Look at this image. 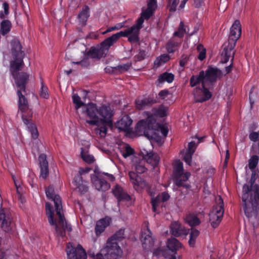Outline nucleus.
<instances>
[{
    "mask_svg": "<svg viewBox=\"0 0 259 259\" xmlns=\"http://www.w3.org/2000/svg\"><path fill=\"white\" fill-rule=\"evenodd\" d=\"M197 49L198 51H200L198 56V59L200 61L203 60L206 58V50L202 45L200 44L197 47Z\"/></svg>",
    "mask_w": 259,
    "mask_h": 259,
    "instance_id": "nucleus-55",
    "label": "nucleus"
},
{
    "mask_svg": "<svg viewBox=\"0 0 259 259\" xmlns=\"http://www.w3.org/2000/svg\"><path fill=\"white\" fill-rule=\"evenodd\" d=\"M12 221V217L9 209L6 208L0 209V222L1 228L6 232L11 230V224Z\"/></svg>",
    "mask_w": 259,
    "mask_h": 259,
    "instance_id": "nucleus-17",
    "label": "nucleus"
},
{
    "mask_svg": "<svg viewBox=\"0 0 259 259\" xmlns=\"http://www.w3.org/2000/svg\"><path fill=\"white\" fill-rule=\"evenodd\" d=\"M181 243L175 238H171L167 240L166 246L169 250L177 253V251L181 247Z\"/></svg>",
    "mask_w": 259,
    "mask_h": 259,
    "instance_id": "nucleus-37",
    "label": "nucleus"
},
{
    "mask_svg": "<svg viewBox=\"0 0 259 259\" xmlns=\"http://www.w3.org/2000/svg\"><path fill=\"white\" fill-rule=\"evenodd\" d=\"M258 162V156L253 155L248 161V166L250 169H254L257 166Z\"/></svg>",
    "mask_w": 259,
    "mask_h": 259,
    "instance_id": "nucleus-51",
    "label": "nucleus"
},
{
    "mask_svg": "<svg viewBox=\"0 0 259 259\" xmlns=\"http://www.w3.org/2000/svg\"><path fill=\"white\" fill-rule=\"evenodd\" d=\"M200 232L196 229L192 228L190 233V238L188 241L190 247H194L195 244L196 240L199 236Z\"/></svg>",
    "mask_w": 259,
    "mask_h": 259,
    "instance_id": "nucleus-42",
    "label": "nucleus"
},
{
    "mask_svg": "<svg viewBox=\"0 0 259 259\" xmlns=\"http://www.w3.org/2000/svg\"><path fill=\"white\" fill-rule=\"evenodd\" d=\"M39 95L41 98L44 99H48L49 98L48 88L45 85L42 79H41V88L39 92Z\"/></svg>",
    "mask_w": 259,
    "mask_h": 259,
    "instance_id": "nucleus-50",
    "label": "nucleus"
},
{
    "mask_svg": "<svg viewBox=\"0 0 259 259\" xmlns=\"http://www.w3.org/2000/svg\"><path fill=\"white\" fill-rule=\"evenodd\" d=\"M131 64L126 63L122 65H118L116 67H113V71H118L119 73L127 71L131 67Z\"/></svg>",
    "mask_w": 259,
    "mask_h": 259,
    "instance_id": "nucleus-49",
    "label": "nucleus"
},
{
    "mask_svg": "<svg viewBox=\"0 0 259 259\" xmlns=\"http://www.w3.org/2000/svg\"><path fill=\"white\" fill-rule=\"evenodd\" d=\"M194 153L187 151L184 156V161L189 165H191L192 155Z\"/></svg>",
    "mask_w": 259,
    "mask_h": 259,
    "instance_id": "nucleus-58",
    "label": "nucleus"
},
{
    "mask_svg": "<svg viewBox=\"0 0 259 259\" xmlns=\"http://www.w3.org/2000/svg\"><path fill=\"white\" fill-rule=\"evenodd\" d=\"M46 194L47 198L53 201L55 207V210L59 217L58 223L54 218L53 208L51 203H46V211L48 217V222L51 226L55 228V230L58 236L64 237L65 236V231L71 232V226L66 222L62 210V201L59 195L54 193L53 186H50L46 189Z\"/></svg>",
    "mask_w": 259,
    "mask_h": 259,
    "instance_id": "nucleus-2",
    "label": "nucleus"
},
{
    "mask_svg": "<svg viewBox=\"0 0 259 259\" xmlns=\"http://www.w3.org/2000/svg\"><path fill=\"white\" fill-rule=\"evenodd\" d=\"M102 252L107 259H117L122 254V250L115 242L108 239L106 246L102 248Z\"/></svg>",
    "mask_w": 259,
    "mask_h": 259,
    "instance_id": "nucleus-12",
    "label": "nucleus"
},
{
    "mask_svg": "<svg viewBox=\"0 0 259 259\" xmlns=\"http://www.w3.org/2000/svg\"><path fill=\"white\" fill-rule=\"evenodd\" d=\"M12 28V23L9 20H3L0 24V31L3 36H5L10 31Z\"/></svg>",
    "mask_w": 259,
    "mask_h": 259,
    "instance_id": "nucleus-39",
    "label": "nucleus"
},
{
    "mask_svg": "<svg viewBox=\"0 0 259 259\" xmlns=\"http://www.w3.org/2000/svg\"><path fill=\"white\" fill-rule=\"evenodd\" d=\"M157 125L155 116L150 113L145 119L141 120L137 123V126L143 130L144 135L149 139L154 138Z\"/></svg>",
    "mask_w": 259,
    "mask_h": 259,
    "instance_id": "nucleus-6",
    "label": "nucleus"
},
{
    "mask_svg": "<svg viewBox=\"0 0 259 259\" xmlns=\"http://www.w3.org/2000/svg\"><path fill=\"white\" fill-rule=\"evenodd\" d=\"M203 75V70L200 71L198 75H193L190 78V86L193 88L200 83H201L202 85V83L206 84Z\"/></svg>",
    "mask_w": 259,
    "mask_h": 259,
    "instance_id": "nucleus-31",
    "label": "nucleus"
},
{
    "mask_svg": "<svg viewBox=\"0 0 259 259\" xmlns=\"http://www.w3.org/2000/svg\"><path fill=\"white\" fill-rule=\"evenodd\" d=\"M192 94L196 103L204 102L209 100L212 97V93L203 83L202 87H196L194 89Z\"/></svg>",
    "mask_w": 259,
    "mask_h": 259,
    "instance_id": "nucleus-14",
    "label": "nucleus"
},
{
    "mask_svg": "<svg viewBox=\"0 0 259 259\" xmlns=\"http://www.w3.org/2000/svg\"><path fill=\"white\" fill-rule=\"evenodd\" d=\"M179 3V0H168L167 8L171 12H175L177 7Z\"/></svg>",
    "mask_w": 259,
    "mask_h": 259,
    "instance_id": "nucleus-54",
    "label": "nucleus"
},
{
    "mask_svg": "<svg viewBox=\"0 0 259 259\" xmlns=\"http://www.w3.org/2000/svg\"><path fill=\"white\" fill-rule=\"evenodd\" d=\"M124 238V230L120 229L108 239L113 241V242H115L118 244L119 242L121 241Z\"/></svg>",
    "mask_w": 259,
    "mask_h": 259,
    "instance_id": "nucleus-40",
    "label": "nucleus"
},
{
    "mask_svg": "<svg viewBox=\"0 0 259 259\" xmlns=\"http://www.w3.org/2000/svg\"><path fill=\"white\" fill-rule=\"evenodd\" d=\"M184 172L183 164L180 160L176 161L174 166L173 176L177 175L180 176V174Z\"/></svg>",
    "mask_w": 259,
    "mask_h": 259,
    "instance_id": "nucleus-43",
    "label": "nucleus"
},
{
    "mask_svg": "<svg viewBox=\"0 0 259 259\" xmlns=\"http://www.w3.org/2000/svg\"><path fill=\"white\" fill-rule=\"evenodd\" d=\"M157 7V0H148L147 9L155 12Z\"/></svg>",
    "mask_w": 259,
    "mask_h": 259,
    "instance_id": "nucleus-57",
    "label": "nucleus"
},
{
    "mask_svg": "<svg viewBox=\"0 0 259 259\" xmlns=\"http://www.w3.org/2000/svg\"><path fill=\"white\" fill-rule=\"evenodd\" d=\"M38 161L40 168V177L46 179L49 175V163L47 160V156L41 154L38 156Z\"/></svg>",
    "mask_w": 259,
    "mask_h": 259,
    "instance_id": "nucleus-25",
    "label": "nucleus"
},
{
    "mask_svg": "<svg viewBox=\"0 0 259 259\" xmlns=\"http://www.w3.org/2000/svg\"><path fill=\"white\" fill-rule=\"evenodd\" d=\"M196 147V145L195 142L194 141H191L188 143V149L187 151L194 153L195 152Z\"/></svg>",
    "mask_w": 259,
    "mask_h": 259,
    "instance_id": "nucleus-61",
    "label": "nucleus"
},
{
    "mask_svg": "<svg viewBox=\"0 0 259 259\" xmlns=\"http://www.w3.org/2000/svg\"><path fill=\"white\" fill-rule=\"evenodd\" d=\"M143 159L146 162L147 164H150L153 168H155L158 166L160 157L159 155L156 153L149 152L144 150L141 151Z\"/></svg>",
    "mask_w": 259,
    "mask_h": 259,
    "instance_id": "nucleus-22",
    "label": "nucleus"
},
{
    "mask_svg": "<svg viewBox=\"0 0 259 259\" xmlns=\"http://www.w3.org/2000/svg\"><path fill=\"white\" fill-rule=\"evenodd\" d=\"M167 107L161 104L158 107L153 108L152 109V113L155 117H164L167 116Z\"/></svg>",
    "mask_w": 259,
    "mask_h": 259,
    "instance_id": "nucleus-36",
    "label": "nucleus"
},
{
    "mask_svg": "<svg viewBox=\"0 0 259 259\" xmlns=\"http://www.w3.org/2000/svg\"><path fill=\"white\" fill-rule=\"evenodd\" d=\"M146 55V52L144 50H140L137 55L134 58L136 61H141L143 60Z\"/></svg>",
    "mask_w": 259,
    "mask_h": 259,
    "instance_id": "nucleus-59",
    "label": "nucleus"
},
{
    "mask_svg": "<svg viewBox=\"0 0 259 259\" xmlns=\"http://www.w3.org/2000/svg\"><path fill=\"white\" fill-rule=\"evenodd\" d=\"M125 22H123L121 23H117L116 25H115L113 26L110 27L108 28L106 30L102 33L103 34H105L106 33L115 30H119L121 28L124 27Z\"/></svg>",
    "mask_w": 259,
    "mask_h": 259,
    "instance_id": "nucleus-53",
    "label": "nucleus"
},
{
    "mask_svg": "<svg viewBox=\"0 0 259 259\" xmlns=\"http://www.w3.org/2000/svg\"><path fill=\"white\" fill-rule=\"evenodd\" d=\"M147 165L145 160L143 159L140 160L134 164V167L136 172L134 171H130L128 172L130 181L133 184L134 188L136 190L139 188L143 189L146 187H149L148 183L137 175V174H142L146 172L148 170Z\"/></svg>",
    "mask_w": 259,
    "mask_h": 259,
    "instance_id": "nucleus-4",
    "label": "nucleus"
},
{
    "mask_svg": "<svg viewBox=\"0 0 259 259\" xmlns=\"http://www.w3.org/2000/svg\"><path fill=\"white\" fill-rule=\"evenodd\" d=\"M157 127H158L160 130L162 135L164 137L167 136L168 132V128L164 126L163 125L158 124L157 126Z\"/></svg>",
    "mask_w": 259,
    "mask_h": 259,
    "instance_id": "nucleus-62",
    "label": "nucleus"
},
{
    "mask_svg": "<svg viewBox=\"0 0 259 259\" xmlns=\"http://www.w3.org/2000/svg\"><path fill=\"white\" fill-rule=\"evenodd\" d=\"M203 75L206 84L208 82L212 85L221 77L222 71L217 67L208 66L206 71H204Z\"/></svg>",
    "mask_w": 259,
    "mask_h": 259,
    "instance_id": "nucleus-16",
    "label": "nucleus"
},
{
    "mask_svg": "<svg viewBox=\"0 0 259 259\" xmlns=\"http://www.w3.org/2000/svg\"><path fill=\"white\" fill-rule=\"evenodd\" d=\"M112 193L114 196L116 198L118 201H130L131 199L130 196L125 192L122 188L118 185L112 189Z\"/></svg>",
    "mask_w": 259,
    "mask_h": 259,
    "instance_id": "nucleus-30",
    "label": "nucleus"
},
{
    "mask_svg": "<svg viewBox=\"0 0 259 259\" xmlns=\"http://www.w3.org/2000/svg\"><path fill=\"white\" fill-rule=\"evenodd\" d=\"M170 59L168 55L164 54L157 57L154 62L155 64L159 66L167 62Z\"/></svg>",
    "mask_w": 259,
    "mask_h": 259,
    "instance_id": "nucleus-46",
    "label": "nucleus"
},
{
    "mask_svg": "<svg viewBox=\"0 0 259 259\" xmlns=\"http://www.w3.org/2000/svg\"><path fill=\"white\" fill-rule=\"evenodd\" d=\"M224 212V201L222 198L219 196L216 198V205L209 214V222L213 228H217L221 223Z\"/></svg>",
    "mask_w": 259,
    "mask_h": 259,
    "instance_id": "nucleus-9",
    "label": "nucleus"
},
{
    "mask_svg": "<svg viewBox=\"0 0 259 259\" xmlns=\"http://www.w3.org/2000/svg\"><path fill=\"white\" fill-rule=\"evenodd\" d=\"M13 77L15 79L17 87L24 92H25L26 85L27 82L29 75L25 72H15L13 71Z\"/></svg>",
    "mask_w": 259,
    "mask_h": 259,
    "instance_id": "nucleus-20",
    "label": "nucleus"
},
{
    "mask_svg": "<svg viewBox=\"0 0 259 259\" xmlns=\"http://www.w3.org/2000/svg\"><path fill=\"white\" fill-rule=\"evenodd\" d=\"M94 259H105L106 257L104 255V253L102 252V249L100 252L97 253L96 255H93Z\"/></svg>",
    "mask_w": 259,
    "mask_h": 259,
    "instance_id": "nucleus-64",
    "label": "nucleus"
},
{
    "mask_svg": "<svg viewBox=\"0 0 259 259\" xmlns=\"http://www.w3.org/2000/svg\"><path fill=\"white\" fill-rule=\"evenodd\" d=\"M190 176V172L188 171L180 174L179 177L177 175L174 176V181L175 185L178 187H182L186 189H190L191 188V185L186 182L188 180Z\"/></svg>",
    "mask_w": 259,
    "mask_h": 259,
    "instance_id": "nucleus-24",
    "label": "nucleus"
},
{
    "mask_svg": "<svg viewBox=\"0 0 259 259\" xmlns=\"http://www.w3.org/2000/svg\"><path fill=\"white\" fill-rule=\"evenodd\" d=\"M170 195L167 192L159 193L156 197L152 198L151 204L154 212H157V207L159 206L160 202H165L169 200Z\"/></svg>",
    "mask_w": 259,
    "mask_h": 259,
    "instance_id": "nucleus-28",
    "label": "nucleus"
},
{
    "mask_svg": "<svg viewBox=\"0 0 259 259\" xmlns=\"http://www.w3.org/2000/svg\"><path fill=\"white\" fill-rule=\"evenodd\" d=\"M133 120L127 115L123 116L119 120L115 123V126L120 131L124 132L126 134L132 133L131 125Z\"/></svg>",
    "mask_w": 259,
    "mask_h": 259,
    "instance_id": "nucleus-19",
    "label": "nucleus"
},
{
    "mask_svg": "<svg viewBox=\"0 0 259 259\" xmlns=\"http://www.w3.org/2000/svg\"><path fill=\"white\" fill-rule=\"evenodd\" d=\"M90 171L89 168H80L78 172L74 177L72 183L81 194L89 190L88 182L85 179V175Z\"/></svg>",
    "mask_w": 259,
    "mask_h": 259,
    "instance_id": "nucleus-11",
    "label": "nucleus"
},
{
    "mask_svg": "<svg viewBox=\"0 0 259 259\" xmlns=\"http://www.w3.org/2000/svg\"><path fill=\"white\" fill-rule=\"evenodd\" d=\"M113 45L111 37H108L100 44L99 47H92L87 53V56L91 58L100 59L106 56L110 47Z\"/></svg>",
    "mask_w": 259,
    "mask_h": 259,
    "instance_id": "nucleus-8",
    "label": "nucleus"
},
{
    "mask_svg": "<svg viewBox=\"0 0 259 259\" xmlns=\"http://www.w3.org/2000/svg\"><path fill=\"white\" fill-rule=\"evenodd\" d=\"M110 222L111 219L108 217L102 218L97 222L95 230L97 236H100L105 231V229L109 226Z\"/></svg>",
    "mask_w": 259,
    "mask_h": 259,
    "instance_id": "nucleus-29",
    "label": "nucleus"
},
{
    "mask_svg": "<svg viewBox=\"0 0 259 259\" xmlns=\"http://www.w3.org/2000/svg\"><path fill=\"white\" fill-rule=\"evenodd\" d=\"M99 115L104 118L100 121V122H105L107 125L112 124L111 118L113 116V113L110 106L103 105L99 108Z\"/></svg>",
    "mask_w": 259,
    "mask_h": 259,
    "instance_id": "nucleus-23",
    "label": "nucleus"
},
{
    "mask_svg": "<svg viewBox=\"0 0 259 259\" xmlns=\"http://www.w3.org/2000/svg\"><path fill=\"white\" fill-rule=\"evenodd\" d=\"M81 149L82 150L80 155L82 160L89 163H93L95 160L94 156L93 155L85 153L83 152L82 148Z\"/></svg>",
    "mask_w": 259,
    "mask_h": 259,
    "instance_id": "nucleus-52",
    "label": "nucleus"
},
{
    "mask_svg": "<svg viewBox=\"0 0 259 259\" xmlns=\"http://www.w3.org/2000/svg\"><path fill=\"white\" fill-rule=\"evenodd\" d=\"M141 241L144 250L148 251L152 249L154 244L155 239L148 226H146V228L143 229L141 231Z\"/></svg>",
    "mask_w": 259,
    "mask_h": 259,
    "instance_id": "nucleus-15",
    "label": "nucleus"
},
{
    "mask_svg": "<svg viewBox=\"0 0 259 259\" xmlns=\"http://www.w3.org/2000/svg\"><path fill=\"white\" fill-rule=\"evenodd\" d=\"M72 98L73 103L75 104V108L76 110L81 107L82 108L86 104L81 101L80 97L77 94H73Z\"/></svg>",
    "mask_w": 259,
    "mask_h": 259,
    "instance_id": "nucleus-45",
    "label": "nucleus"
},
{
    "mask_svg": "<svg viewBox=\"0 0 259 259\" xmlns=\"http://www.w3.org/2000/svg\"><path fill=\"white\" fill-rule=\"evenodd\" d=\"M241 34V25L240 21L236 20L230 28L228 41L236 44Z\"/></svg>",
    "mask_w": 259,
    "mask_h": 259,
    "instance_id": "nucleus-21",
    "label": "nucleus"
},
{
    "mask_svg": "<svg viewBox=\"0 0 259 259\" xmlns=\"http://www.w3.org/2000/svg\"><path fill=\"white\" fill-rule=\"evenodd\" d=\"M186 32V30L185 28L184 22L181 21L178 30L174 33L173 35L179 38H182Z\"/></svg>",
    "mask_w": 259,
    "mask_h": 259,
    "instance_id": "nucleus-47",
    "label": "nucleus"
},
{
    "mask_svg": "<svg viewBox=\"0 0 259 259\" xmlns=\"http://www.w3.org/2000/svg\"><path fill=\"white\" fill-rule=\"evenodd\" d=\"M12 54L13 57H24L25 54L22 51V46L19 41L15 40L12 42Z\"/></svg>",
    "mask_w": 259,
    "mask_h": 259,
    "instance_id": "nucleus-34",
    "label": "nucleus"
},
{
    "mask_svg": "<svg viewBox=\"0 0 259 259\" xmlns=\"http://www.w3.org/2000/svg\"><path fill=\"white\" fill-rule=\"evenodd\" d=\"M235 45L236 44L229 41L224 44V48L222 53V56L223 57L225 63L227 62L231 57H232L231 61L233 60L235 54L234 49Z\"/></svg>",
    "mask_w": 259,
    "mask_h": 259,
    "instance_id": "nucleus-27",
    "label": "nucleus"
},
{
    "mask_svg": "<svg viewBox=\"0 0 259 259\" xmlns=\"http://www.w3.org/2000/svg\"><path fill=\"white\" fill-rule=\"evenodd\" d=\"M186 221L191 226H196L200 223V221L198 218L193 214H189L186 217Z\"/></svg>",
    "mask_w": 259,
    "mask_h": 259,
    "instance_id": "nucleus-44",
    "label": "nucleus"
},
{
    "mask_svg": "<svg viewBox=\"0 0 259 259\" xmlns=\"http://www.w3.org/2000/svg\"><path fill=\"white\" fill-rule=\"evenodd\" d=\"M36 179H34L33 175L30 176L29 178L28 179V181L32 188H36L37 187L36 184L35 183V180Z\"/></svg>",
    "mask_w": 259,
    "mask_h": 259,
    "instance_id": "nucleus-63",
    "label": "nucleus"
},
{
    "mask_svg": "<svg viewBox=\"0 0 259 259\" xmlns=\"http://www.w3.org/2000/svg\"><path fill=\"white\" fill-rule=\"evenodd\" d=\"M154 12L152 10L146 9H142V11L141 13L140 17L137 19L136 24L143 27V24L144 22V20H148L150 18L153 16Z\"/></svg>",
    "mask_w": 259,
    "mask_h": 259,
    "instance_id": "nucleus-32",
    "label": "nucleus"
},
{
    "mask_svg": "<svg viewBox=\"0 0 259 259\" xmlns=\"http://www.w3.org/2000/svg\"><path fill=\"white\" fill-rule=\"evenodd\" d=\"M157 100L150 96L139 97L135 100V106L137 109L141 110L151 107L156 103Z\"/></svg>",
    "mask_w": 259,
    "mask_h": 259,
    "instance_id": "nucleus-18",
    "label": "nucleus"
},
{
    "mask_svg": "<svg viewBox=\"0 0 259 259\" xmlns=\"http://www.w3.org/2000/svg\"><path fill=\"white\" fill-rule=\"evenodd\" d=\"M66 251L67 259H87V255L85 250L82 246L78 244L77 246H73L69 243L66 246Z\"/></svg>",
    "mask_w": 259,
    "mask_h": 259,
    "instance_id": "nucleus-13",
    "label": "nucleus"
},
{
    "mask_svg": "<svg viewBox=\"0 0 259 259\" xmlns=\"http://www.w3.org/2000/svg\"><path fill=\"white\" fill-rule=\"evenodd\" d=\"M175 78V75L172 73L165 72L160 74L157 80V82L158 83L157 85L160 84H162L164 82H167L168 83H171Z\"/></svg>",
    "mask_w": 259,
    "mask_h": 259,
    "instance_id": "nucleus-35",
    "label": "nucleus"
},
{
    "mask_svg": "<svg viewBox=\"0 0 259 259\" xmlns=\"http://www.w3.org/2000/svg\"><path fill=\"white\" fill-rule=\"evenodd\" d=\"M170 233L175 237H180L187 235L189 233V230L186 229L178 222H172L170 225Z\"/></svg>",
    "mask_w": 259,
    "mask_h": 259,
    "instance_id": "nucleus-26",
    "label": "nucleus"
},
{
    "mask_svg": "<svg viewBox=\"0 0 259 259\" xmlns=\"http://www.w3.org/2000/svg\"><path fill=\"white\" fill-rule=\"evenodd\" d=\"M22 91L17 90V95L19 97V108L23 112L22 119L24 123L26 125L28 131L31 133L33 139H36L38 136V132L35 124L31 122L30 119L32 115L31 111H28V118H27L25 112L28 110V101L25 97L22 94Z\"/></svg>",
    "mask_w": 259,
    "mask_h": 259,
    "instance_id": "nucleus-3",
    "label": "nucleus"
},
{
    "mask_svg": "<svg viewBox=\"0 0 259 259\" xmlns=\"http://www.w3.org/2000/svg\"><path fill=\"white\" fill-rule=\"evenodd\" d=\"M14 60L12 61L10 63V67L12 71V74H13V71L15 72H18L20 70L21 67L24 65L23 58L21 55V57H14Z\"/></svg>",
    "mask_w": 259,
    "mask_h": 259,
    "instance_id": "nucleus-33",
    "label": "nucleus"
},
{
    "mask_svg": "<svg viewBox=\"0 0 259 259\" xmlns=\"http://www.w3.org/2000/svg\"><path fill=\"white\" fill-rule=\"evenodd\" d=\"M90 8L88 6H84L78 14V18L82 24L85 25L88 18L90 16Z\"/></svg>",
    "mask_w": 259,
    "mask_h": 259,
    "instance_id": "nucleus-38",
    "label": "nucleus"
},
{
    "mask_svg": "<svg viewBox=\"0 0 259 259\" xmlns=\"http://www.w3.org/2000/svg\"><path fill=\"white\" fill-rule=\"evenodd\" d=\"M142 27L136 24L124 31H120L111 36L113 44L116 43L121 37H128L129 42H137L139 41V32Z\"/></svg>",
    "mask_w": 259,
    "mask_h": 259,
    "instance_id": "nucleus-7",
    "label": "nucleus"
},
{
    "mask_svg": "<svg viewBox=\"0 0 259 259\" xmlns=\"http://www.w3.org/2000/svg\"><path fill=\"white\" fill-rule=\"evenodd\" d=\"M167 249L165 248L164 247H158L154 250L153 255L158 257L161 256H164V257L166 258L167 257Z\"/></svg>",
    "mask_w": 259,
    "mask_h": 259,
    "instance_id": "nucleus-48",
    "label": "nucleus"
},
{
    "mask_svg": "<svg viewBox=\"0 0 259 259\" xmlns=\"http://www.w3.org/2000/svg\"><path fill=\"white\" fill-rule=\"evenodd\" d=\"M134 153V150L129 145H126L124 151L122 152V155L123 157L127 158L133 155Z\"/></svg>",
    "mask_w": 259,
    "mask_h": 259,
    "instance_id": "nucleus-56",
    "label": "nucleus"
},
{
    "mask_svg": "<svg viewBox=\"0 0 259 259\" xmlns=\"http://www.w3.org/2000/svg\"><path fill=\"white\" fill-rule=\"evenodd\" d=\"M256 174L252 172L250 186L244 184L242 188V207L248 221L255 227L258 222L259 186L254 184Z\"/></svg>",
    "mask_w": 259,
    "mask_h": 259,
    "instance_id": "nucleus-1",
    "label": "nucleus"
},
{
    "mask_svg": "<svg viewBox=\"0 0 259 259\" xmlns=\"http://www.w3.org/2000/svg\"><path fill=\"white\" fill-rule=\"evenodd\" d=\"M82 111L90 119L87 120L88 123L92 125H99L102 119L99 116V109L96 104L92 102L86 104L82 108Z\"/></svg>",
    "mask_w": 259,
    "mask_h": 259,
    "instance_id": "nucleus-10",
    "label": "nucleus"
},
{
    "mask_svg": "<svg viewBox=\"0 0 259 259\" xmlns=\"http://www.w3.org/2000/svg\"><path fill=\"white\" fill-rule=\"evenodd\" d=\"M179 43L174 39H170L168 41L165 46V48L168 53H174L178 49Z\"/></svg>",
    "mask_w": 259,
    "mask_h": 259,
    "instance_id": "nucleus-41",
    "label": "nucleus"
},
{
    "mask_svg": "<svg viewBox=\"0 0 259 259\" xmlns=\"http://www.w3.org/2000/svg\"><path fill=\"white\" fill-rule=\"evenodd\" d=\"M95 173V175H91V179L96 189L103 192L109 190L110 188V184L107 181V179L111 182L114 181L115 177L113 175L108 173L101 174L100 172H97L96 170Z\"/></svg>",
    "mask_w": 259,
    "mask_h": 259,
    "instance_id": "nucleus-5",
    "label": "nucleus"
},
{
    "mask_svg": "<svg viewBox=\"0 0 259 259\" xmlns=\"http://www.w3.org/2000/svg\"><path fill=\"white\" fill-rule=\"evenodd\" d=\"M259 138V132H252L249 135V139L250 141L256 142Z\"/></svg>",
    "mask_w": 259,
    "mask_h": 259,
    "instance_id": "nucleus-60",
    "label": "nucleus"
}]
</instances>
